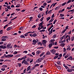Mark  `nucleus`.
Here are the masks:
<instances>
[{"instance_id":"49","label":"nucleus","mask_w":74,"mask_h":74,"mask_svg":"<svg viewBox=\"0 0 74 74\" xmlns=\"http://www.w3.org/2000/svg\"><path fill=\"white\" fill-rule=\"evenodd\" d=\"M63 49H64V51L63 52H65L66 51V49L65 48H63Z\"/></svg>"},{"instance_id":"38","label":"nucleus","mask_w":74,"mask_h":74,"mask_svg":"<svg viewBox=\"0 0 74 74\" xmlns=\"http://www.w3.org/2000/svg\"><path fill=\"white\" fill-rule=\"evenodd\" d=\"M38 18H41V14H39L38 15Z\"/></svg>"},{"instance_id":"33","label":"nucleus","mask_w":74,"mask_h":74,"mask_svg":"<svg viewBox=\"0 0 74 74\" xmlns=\"http://www.w3.org/2000/svg\"><path fill=\"white\" fill-rule=\"evenodd\" d=\"M57 63L59 65H61L62 64V63L60 62V61H58L57 62Z\"/></svg>"},{"instance_id":"27","label":"nucleus","mask_w":74,"mask_h":74,"mask_svg":"<svg viewBox=\"0 0 74 74\" xmlns=\"http://www.w3.org/2000/svg\"><path fill=\"white\" fill-rule=\"evenodd\" d=\"M68 59H69V60H72V59H73V58L72 57V56H71L70 57L68 58Z\"/></svg>"},{"instance_id":"45","label":"nucleus","mask_w":74,"mask_h":74,"mask_svg":"<svg viewBox=\"0 0 74 74\" xmlns=\"http://www.w3.org/2000/svg\"><path fill=\"white\" fill-rule=\"evenodd\" d=\"M22 59H22V58H19L18 59V61H20V60H22Z\"/></svg>"},{"instance_id":"47","label":"nucleus","mask_w":74,"mask_h":74,"mask_svg":"<svg viewBox=\"0 0 74 74\" xmlns=\"http://www.w3.org/2000/svg\"><path fill=\"white\" fill-rule=\"evenodd\" d=\"M74 9H73L72 10H69L68 11V12H74Z\"/></svg>"},{"instance_id":"50","label":"nucleus","mask_w":74,"mask_h":74,"mask_svg":"<svg viewBox=\"0 0 74 74\" xmlns=\"http://www.w3.org/2000/svg\"><path fill=\"white\" fill-rule=\"evenodd\" d=\"M66 2H64L62 4V6H63L64 5H66Z\"/></svg>"},{"instance_id":"31","label":"nucleus","mask_w":74,"mask_h":74,"mask_svg":"<svg viewBox=\"0 0 74 74\" xmlns=\"http://www.w3.org/2000/svg\"><path fill=\"white\" fill-rule=\"evenodd\" d=\"M2 38H8V36H3Z\"/></svg>"},{"instance_id":"5","label":"nucleus","mask_w":74,"mask_h":74,"mask_svg":"<svg viewBox=\"0 0 74 74\" xmlns=\"http://www.w3.org/2000/svg\"><path fill=\"white\" fill-rule=\"evenodd\" d=\"M50 52H51L52 53H53V54H55V53H56V50L54 49H53L52 50H50Z\"/></svg>"},{"instance_id":"57","label":"nucleus","mask_w":74,"mask_h":74,"mask_svg":"<svg viewBox=\"0 0 74 74\" xmlns=\"http://www.w3.org/2000/svg\"><path fill=\"white\" fill-rule=\"evenodd\" d=\"M59 10V8L58 7H57L55 9V10Z\"/></svg>"},{"instance_id":"10","label":"nucleus","mask_w":74,"mask_h":74,"mask_svg":"<svg viewBox=\"0 0 74 74\" xmlns=\"http://www.w3.org/2000/svg\"><path fill=\"white\" fill-rule=\"evenodd\" d=\"M14 56V55H11V54H9V55H8V58H12V57H13V56Z\"/></svg>"},{"instance_id":"51","label":"nucleus","mask_w":74,"mask_h":74,"mask_svg":"<svg viewBox=\"0 0 74 74\" xmlns=\"http://www.w3.org/2000/svg\"><path fill=\"white\" fill-rule=\"evenodd\" d=\"M71 0H69L68 1L67 3V4H68V3H71Z\"/></svg>"},{"instance_id":"14","label":"nucleus","mask_w":74,"mask_h":74,"mask_svg":"<svg viewBox=\"0 0 74 74\" xmlns=\"http://www.w3.org/2000/svg\"><path fill=\"white\" fill-rule=\"evenodd\" d=\"M56 65L58 69H59V70H60V69H61V67L60 66H57V65Z\"/></svg>"},{"instance_id":"55","label":"nucleus","mask_w":74,"mask_h":74,"mask_svg":"<svg viewBox=\"0 0 74 74\" xmlns=\"http://www.w3.org/2000/svg\"><path fill=\"white\" fill-rule=\"evenodd\" d=\"M2 33H3V30H1L0 31V34H2Z\"/></svg>"},{"instance_id":"13","label":"nucleus","mask_w":74,"mask_h":74,"mask_svg":"<svg viewBox=\"0 0 74 74\" xmlns=\"http://www.w3.org/2000/svg\"><path fill=\"white\" fill-rule=\"evenodd\" d=\"M33 37H36V36H37V34L36 33H34L32 35Z\"/></svg>"},{"instance_id":"26","label":"nucleus","mask_w":74,"mask_h":74,"mask_svg":"<svg viewBox=\"0 0 74 74\" xmlns=\"http://www.w3.org/2000/svg\"><path fill=\"white\" fill-rule=\"evenodd\" d=\"M50 53H51L49 51H47L46 53V55H50Z\"/></svg>"},{"instance_id":"58","label":"nucleus","mask_w":74,"mask_h":74,"mask_svg":"<svg viewBox=\"0 0 74 74\" xmlns=\"http://www.w3.org/2000/svg\"><path fill=\"white\" fill-rule=\"evenodd\" d=\"M23 52L24 53H27V51H23Z\"/></svg>"},{"instance_id":"54","label":"nucleus","mask_w":74,"mask_h":74,"mask_svg":"<svg viewBox=\"0 0 74 74\" xmlns=\"http://www.w3.org/2000/svg\"><path fill=\"white\" fill-rule=\"evenodd\" d=\"M5 69L4 68H1V70H2V71H4L5 70Z\"/></svg>"},{"instance_id":"59","label":"nucleus","mask_w":74,"mask_h":74,"mask_svg":"<svg viewBox=\"0 0 74 74\" xmlns=\"http://www.w3.org/2000/svg\"><path fill=\"white\" fill-rule=\"evenodd\" d=\"M43 10V9L42 8H39V10L40 11H42V10Z\"/></svg>"},{"instance_id":"1","label":"nucleus","mask_w":74,"mask_h":74,"mask_svg":"<svg viewBox=\"0 0 74 74\" xmlns=\"http://www.w3.org/2000/svg\"><path fill=\"white\" fill-rule=\"evenodd\" d=\"M43 22H44L43 21H42L39 24V27H38V30H40L41 29H42V27H44V26L42 25Z\"/></svg>"},{"instance_id":"18","label":"nucleus","mask_w":74,"mask_h":74,"mask_svg":"<svg viewBox=\"0 0 74 74\" xmlns=\"http://www.w3.org/2000/svg\"><path fill=\"white\" fill-rule=\"evenodd\" d=\"M64 45H65V44H64V43H62L60 44V46H61V47H64Z\"/></svg>"},{"instance_id":"28","label":"nucleus","mask_w":74,"mask_h":74,"mask_svg":"<svg viewBox=\"0 0 74 74\" xmlns=\"http://www.w3.org/2000/svg\"><path fill=\"white\" fill-rule=\"evenodd\" d=\"M58 57H59V56H55V57L54 58V59H56Z\"/></svg>"},{"instance_id":"52","label":"nucleus","mask_w":74,"mask_h":74,"mask_svg":"<svg viewBox=\"0 0 74 74\" xmlns=\"http://www.w3.org/2000/svg\"><path fill=\"white\" fill-rule=\"evenodd\" d=\"M44 19V17H42V18H41L40 19V21L41 22H42V21H43V19Z\"/></svg>"},{"instance_id":"23","label":"nucleus","mask_w":74,"mask_h":74,"mask_svg":"<svg viewBox=\"0 0 74 74\" xmlns=\"http://www.w3.org/2000/svg\"><path fill=\"white\" fill-rule=\"evenodd\" d=\"M34 67H37V66H39V64H35L34 66Z\"/></svg>"},{"instance_id":"4","label":"nucleus","mask_w":74,"mask_h":74,"mask_svg":"<svg viewBox=\"0 0 74 74\" xmlns=\"http://www.w3.org/2000/svg\"><path fill=\"white\" fill-rule=\"evenodd\" d=\"M55 41V39H51L49 41V42H50V43H51V44H52L53 45H54V44H55V43H54L53 42H54Z\"/></svg>"},{"instance_id":"39","label":"nucleus","mask_w":74,"mask_h":74,"mask_svg":"<svg viewBox=\"0 0 74 74\" xmlns=\"http://www.w3.org/2000/svg\"><path fill=\"white\" fill-rule=\"evenodd\" d=\"M6 40V39L5 38H3L1 39V41H5Z\"/></svg>"},{"instance_id":"34","label":"nucleus","mask_w":74,"mask_h":74,"mask_svg":"<svg viewBox=\"0 0 74 74\" xmlns=\"http://www.w3.org/2000/svg\"><path fill=\"white\" fill-rule=\"evenodd\" d=\"M51 19V17H48L47 18V21H48L49 19Z\"/></svg>"},{"instance_id":"8","label":"nucleus","mask_w":74,"mask_h":74,"mask_svg":"<svg viewBox=\"0 0 74 74\" xmlns=\"http://www.w3.org/2000/svg\"><path fill=\"white\" fill-rule=\"evenodd\" d=\"M32 42H33V44L34 45H36L37 43V40H34L32 41Z\"/></svg>"},{"instance_id":"17","label":"nucleus","mask_w":74,"mask_h":74,"mask_svg":"<svg viewBox=\"0 0 74 74\" xmlns=\"http://www.w3.org/2000/svg\"><path fill=\"white\" fill-rule=\"evenodd\" d=\"M52 47V43H50L49 44V48H51Z\"/></svg>"},{"instance_id":"12","label":"nucleus","mask_w":74,"mask_h":74,"mask_svg":"<svg viewBox=\"0 0 74 74\" xmlns=\"http://www.w3.org/2000/svg\"><path fill=\"white\" fill-rule=\"evenodd\" d=\"M40 53H41V51L39 50L38 51L36 52L37 55H39Z\"/></svg>"},{"instance_id":"40","label":"nucleus","mask_w":74,"mask_h":74,"mask_svg":"<svg viewBox=\"0 0 74 74\" xmlns=\"http://www.w3.org/2000/svg\"><path fill=\"white\" fill-rule=\"evenodd\" d=\"M8 55H6V54H4L3 55V56H4V57H5V58H8Z\"/></svg>"},{"instance_id":"44","label":"nucleus","mask_w":74,"mask_h":74,"mask_svg":"<svg viewBox=\"0 0 74 74\" xmlns=\"http://www.w3.org/2000/svg\"><path fill=\"white\" fill-rule=\"evenodd\" d=\"M26 69H25L23 71V72L24 73H26Z\"/></svg>"},{"instance_id":"3","label":"nucleus","mask_w":74,"mask_h":74,"mask_svg":"<svg viewBox=\"0 0 74 74\" xmlns=\"http://www.w3.org/2000/svg\"><path fill=\"white\" fill-rule=\"evenodd\" d=\"M47 43V40H42V44H43L45 47H46V43Z\"/></svg>"},{"instance_id":"56","label":"nucleus","mask_w":74,"mask_h":74,"mask_svg":"<svg viewBox=\"0 0 74 74\" xmlns=\"http://www.w3.org/2000/svg\"><path fill=\"white\" fill-rule=\"evenodd\" d=\"M67 9H68V10H71V7H68L67 8Z\"/></svg>"},{"instance_id":"29","label":"nucleus","mask_w":74,"mask_h":74,"mask_svg":"<svg viewBox=\"0 0 74 74\" xmlns=\"http://www.w3.org/2000/svg\"><path fill=\"white\" fill-rule=\"evenodd\" d=\"M56 37V34H55L53 36V38H55Z\"/></svg>"},{"instance_id":"43","label":"nucleus","mask_w":74,"mask_h":74,"mask_svg":"<svg viewBox=\"0 0 74 74\" xmlns=\"http://www.w3.org/2000/svg\"><path fill=\"white\" fill-rule=\"evenodd\" d=\"M27 35H28V33H27H27L26 34H24V36L25 37H26L27 36Z\"/></svg>"},{"instance_id":"19","label":"nucleus","mask_w":74,"mask_h":74,"mask_svg":"<svg viewBox=\"0 0 74 74\" xmlns=\"http://www.w3.org/2000/svg\"><path fill=\"white\" fill-rule=\"evenodd\" d=\"M20 37L21 38H25V36L23 35H21Z\"/></svg>"},{"instance_id":"41","label":"nucleus","mask_w":74,"mask_h":74,"mask_svg":"<svg viewBox=\"0 0 74 74\" xmlns=\"http://www.w3.org/2000/svg\"><path fill=\"white\" fill-rule=\"evenodd\" d=\"M52 10H50V11H49L48 12V14H51V13L52 12Z\"/></svg>"},{"instance_id":"37","label":"nucleus","mask_w":74,"mask_h":74,"mask_svg":"<svg viewBox=\"0 0 74 74\" xmlns=\"http://www.w3.org/2000/svg\"><path fill=\"white\" fill-rule=\"evenodd\" d=\"M66 29H65L64 31L62 32L61 33H62V34H63V33H64L65 32V31H66Z\"/></svg>"},{"instance_id":"30","label":"nucleus","mask_w":74,"mask_h":74,"mask_svg":"<svg viewBox=\"0 0 74 74\" xmlns=\"http://www.w3.org/2000/svg\"><path fill=\"white\" fill-rule=\"evenodd\" d=\"M21 56V55L20 54H18L17 55H16L15 56V57H16V58H18V57H19V56Z\"/></svg>"},{"instance_id":"22","label":"nucleus","mask_w":74,"mask_h":74,"mask_svg":"<svg viewBox=\"0 0 74 74\" xmlns=\"http://www.w3.org/2000/svg\"><path fill=\"white\" fill-rule=\"evenodd\" d=\"M12 29V27H9L7 28V31H9L10 29Z\"/></svg>"},{"instance_id":"64","label":"nucleus","mask_w":74,"mask_h":74,"mask_svg":"<svg viewBox=\"0 0 74 74\" xmlns=\"http://www.w3.org/2000/svg\"><path fill=\"white\" fill-rule=\"evenodd\" d=\"M7 21V19H6V20H4L3 21V22H5Z\"/></svg>"},{"instance_id":"6","label":"nucleus","mask_w":74,"mask_h":74,"mask_svg":"<svg viewBox=\"0 0 74 74\" xmlns=\"http://www.w3.org/2000/svg\"><path fill=\"white\" fill-rule=\"evenodd\" d=\"M67 48H66L67 51H70L71 49V48L70 47V46H67Z\"/></svg>"},{"instance_id":"48","label":"nucleus","mask_w":74,"mask_h":74,"mask_svg":"<svg viewBox=\"0 0 74 74\" xmlns=\"http://www.w3.org/2000/svg\"><path fill=\"white\" fill-rule=\"evenodd\" d=\"M7 8L8 9H9V10H11V8L10 7V6H7Z\"/></svg>"},{"instance_id":"62","label":"nucleus","mask_w":74,"mask_h":74,"mask_svg":"<svg viewBox=\"0 0 74 74\" xmlns=\"http://www.w3.org/2000/svg\"><path fill=\"white\" fill-rule=\"evenodd\" d=\"M26 58V56H25L23 58H22V59H25Z\"/></svg>"},{"instance_id":"32","label":"nucleus","mask_w":74,"mask_h":74,"mask_svg":"<svg viewBox=\"0 0 74 74\" xmlns=\"http://www.w3.org/2000/svg\"><path fill=\"white\" fill-rule=\"evenodd\" d=\"M30 58H28L26 60L27 61V62H29V61H30Z\"/></svg>"},{"instance_id":"11","label":"nucleus","mask_w":74,"mask_h":74,"mask_svg":"<svg viewBox=\"0 0 74 74\" xmlns=\"http://www.w3.org/2000/svg\"><path fill=\"white\" fill-rule=\"evenodd\" d=\"M67 71H68V72H69L70 73L72 72V70L71 69H68L67 70Z\"/></svg>"},{"instance_id":"35","label":"nucleus","mask_w":74,"mask_h":74,"mask_svg":"<svg viewBox=\"0 0 74 74\" xmlns=\"http://www.w3.org/2000/svg\"><path fill=\"white\" fill-rule=\"evenodd\" d=\"M2 67L4 68H6L7 67V66L6 65H3L2 66Z\"/></svg>"},{"instance_id":"16","label":"nucleus","mask_w":74,"mask_h":74,"mask_svg":"<svg viewBox=\"0 0 74 74\" xmlns=\"http://www.w3.org/2000/svg\"><path fill=\"white\" fill-rule=\"evenodd\" d=\"M64 38V39H66V38H65V36L64 35L61 38V40H63Z\"/></svg>"},{"instance_id":"25","label":"nucleus","mask_w":74,"mask_h":74,"mask_svg":"<svg viewBox=\"0 0 74 74\" xmlns=\"http://www.w3.org/2000/svg\"><path fill=\"white\" fill-rule=\"evenodd\" d=\"M60 17H63L64 16V15L63 14H60Z\"/></svg>"},{"instance_id":"20","label":"nucleus","mask_w":74,"mask_h":74,"mask_svg":"<svg viewBox=\"0 0 74 74\" xmlns=\"http://www.w3.org/2000/svg\"><path fill=\"white\" fill-rule=\"evenodd\" d=\"M11 43L8 44L7 45V47L8 48L10 47V46H11Z\"/></svg>"},{"instance_id":"63","label":"nucleus","mask_w":74,"mask_h":74,"mask_svg":"<svg viewBox=\"0 0 74 74\" xmlns=\"http://www.w3.org/2000/svg\"><path fill=\"white\" fill-rule=\"evenodd\" d=\"M22 66V64H21L20 63L19 64H18V66L19 67H21V66Z\"/></svg>"},{"instance_id":"36","label":"nucleus","mask_w":74,"mask_h":74,"mask_svg":"<svg viewBox=\"0 0 74 74\" xmlns=\"http://www.w3.org/2000/svg\"><path fill=\"white\" fill-rule=\"evenodd\" d=\"M24 29V27H21L19 28V29L20 30H22V29Z\"/></svg>"},{"instance_id":"42","label":"nucleus","mask_w":74,"mask_h":74,"mask_svg":"<svg viewBox=\"0 0 74 74\" xmlns=\"http://www.w3.org/2000/svg\"><path fill=\"white\" fill-rule=\"evenodd\" d=\"M57 21V20L56 19L55 20L53 23V25H54V24H55V23H56V21Z\"/></svg>"},{"instance_id":"2","label":"nucleus","mask_w":74,"mask_h":74,"mask_svg":"<svg viewBox=\"0 0 74 74\" xmlns=\"http://www.w3.org/2000/svg\"><path fill=\"white\" fill-rule=\"evenodd\" d=\"M22 64H23L24 63V64L26 65H28V64H29V63H28L26 61V60H23V61L22 62Z\"/></svg>"},{"instance_id":"61","label":"nucleus","mask_w":74,"mask_h":74,"mask_svg":"<svg viewBox=\"0 0 74 74\" xmlns=\"http://www.w3.org/2000/svg\"><path fill=\"white\" fill-rule=\"evenodd\" d=\"M65 58L66 59V58H68V55H66L65 56H64Z\"/></svg>"},{"instance_id":"15","label":"nucleus","mask_w":74,"mask_h":74,"mask_svg":"<svg viewBox=\"0 0 74 74\" xmlns=\"http://www.w3.org/2000/svg\"><path fill=\"white\" fill-rule=\"evenodd\" d=\"M54 19L53 18H51V19L49 21V23H51V22H53V21Z\"/></svg>"},{"instance_id":"60","label":"nucleus","mask_w":74,"mask_h":74,"mask_svg":"<svg viewBox=\"0 0 74 74\" xmlns=\"http://www.w3.org/2000/svg\"><path fill=\"white\" fill-rule=\"evenodd\" d=\"M55 17L54 16V14H53L52 15L51 18H54V17Z\"/></svg>"},{"instance_id":"24","label":"nucleus","mask_w":74,"mask_h":74,"mask_svg":"<svg viewBox=\"0 0 74 74\" xmlns=\"http://www.w3.org/2000/svg\"><path fill=\"white\" fill-rule=\"evenodd\" d=\"M17 53H18V51H15L14 52L13 55H16V54H17Z\"/></svg>"},{"instance_id":"7","label":"nucleus","mask_w":74,"mask_h":74,"mask_svg":"<svg viewBox=\"0 0 74 74\" xmlns=\"http://www.w3.org/2000/svg\"><path fill=\"white\" fill-rule=\"evenodd\" d=\"M42 59L41 58H38L36 62L37 63H40L41 62V60Z\"/></svg>"},{"instance_id":"46","label":"nucleus","mask_w":74,"mask_h":74,"mask_svg":"<svg viewBox=\"0 0 74 74\" xmlns=\"http://www.w3.org/2000/svg\"><path fill=\"white\" fill-rule=\"evenodd\" d=\"M19 7H20V4H18V5H17L16 6V7H17V8Z\"/></svg>"},{"instance_id":"53","label":"nucleus","mask_w":74,"mask_h":74,"mask_svg":"<svg viewBox=\"0 0 74 74\" xmlns=\"http://www.w3.org/2000/svg\"><path fill=\"white\" fill-rule=\"evenodd\" d=\"M44 6H46L47 5V3H43Z\"/></svg>"},{"instance_id":"9","label":"nucleus","mask_w":74,"mask_h":74,"mask_svg":"<svg viewBox=\"0 0 74 74\" xmlns=\"http://www.w3.org/2000/svg\"><path fill=\"white\" fill-rule=\"evenodd\" d=\"M30 69H31V66H29L27 68V71H29V70H30Z\"/></svg>"},{"instance_id":"21","label":"nucleus","mask_w":74,"mask_h":74,"mask_svg":"<svg viewBox=\"0 0 74 74\" xmlns=\"http://www.w3.org/2000/svg\"><path fill=\"white\" fill-rule=\"evenodd\" d=\"M44 54H45V52H42V54L40 55V57H41V56H43V55H44Z\"/></svg>"}]
</instances>
